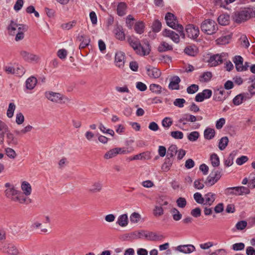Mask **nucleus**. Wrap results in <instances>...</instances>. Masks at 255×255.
Masks as SVG:
<instances>
[{
  "label": "nucleus",
  "mask_w": 255,
  "mask_h": 255,
  "mask_svg": "<svg viewBox=\"0 0 255 255\" xmlns=\"http://www.w3.org/2000/svg\"><path fill=\"white\" fill-rule=\"evenodd\" d=\"M230 93L226 92L224 88L221 87L215 90L213 99L217 102H223L229 97Z\"/></svg>",
  "instance_id": "8"
},
{
  "label": "nucleus",
  "mask_w": 255,
  "mask_h": 255,
  "mask_svg": "<svg viewBox=\"0 0 255 255\" xmlns=\"http://www.w3.org/2000/svg\"><path fill=\"white\" fill-rule=\"evenodd\" d=\"M37 80L34 76H31L25 81V87L28 90H32L35 87Z\"/></svg>",
  "instance_id": "22"
},
{
  "label": "nucleus",
  "mask_w": 255,
  "mask_h": 255,
  "mask_svg": "<svg viewBox=\"0 0 255 255\" xmlns=\"http://www.w3.org/2000/svg\"><path fill=\"white\" fill-rule=\"evenodd\" d=\"M203 32L208 35H212L216 33L218 29V26L216 22L212 19L204 20L200 26Z\"/></svg>",
  "instance_id": "3"
},
{
  "label": "nucleus",
  "mask_w": 255,
  "mask_h": 255,
  "mask_svg": "<svg viewBox=\"0 0 255 255\" xmlns=\"http://www.w3.org/2000/svg\"><path fill=\"white\" fill-rule=\"evenodd\" d=\"M203 181V178L196 180L194 182V187L198 190L202 189L204 187Z\"/></svg>",
  "instance_id": "55"
},
{
  "label": "nucleus",
  "mask_w": 255,
  "mask_h": 255,
  "mask_svg": "<svg viewBox=\"0 0 255 255\" xmlns=\"http://www.w3.org/2000/svg\"><path fill=\"white\" fill-rule=\"evenodd\" d=\"M128 218L127 214L120 215L116 222L117 224L121 227H126L128 224Z\"/></svg>",
  "instance_id": "29"
},
{
  "label": "nucleus",
  "mask_w": 255,
  "mask_h": 255,
  "mask_svg": "<svg viewBox=\"0 0 255 255\" xmlns=\"http://www.w3.org/2000/svg\"><path fill=\"white\" fill-rule=\"evenodd\" d=\"M173 124L171 118L169 117H165L162 121V126L166 128H169Z\"/></svg>",
  "instance_id": "45"
},
{
  "label": "nucleus",
  "mask_w": 255,
  "mask_h": 255,
  "mask_svg": "<svg viewBox=\"0 0 255 255\" xmlns=\"http://www.w3.org/2000/svg\"><path fill=\"white\" fill-rule=\"evenodd\" d=\"M229 142V139L227 136H224L222 137L219 142L218 147L221 150H224L227 146L228 145Z\"/></svg>",
  "instance_id": "40"
},
{
  "label": "nucleus",
  "mask_w": 255,
  "mask_h": 255,
  "mask_svg": "<svg viewBox=\"0 0 255 255\" xmlns=\"http://www.w3.org/2000/svg\"><path fill=\"white\" fill-rule=\"evenodd\" d=\"M161 22L159 20L156 19L153 22L152 25V30L154 32H158L161 30Z\"/></svg>",
  "instance_id": "48"
},
{
  "label": "nucleus",
  "mask_w": 255,
  "mask_h": 255,
  "mask_svg": "<svg viewBox=\"0 0 255 255\" xmlns=\"http://www.w3.org/2000/svg\"><path fill=\"white\" fill-rule=\"evenodd\" d=\"M194 199L196 202L200 204H203L204 202V198L202 197L201 193L199 192L195 193L194 195Z\"/></svg>",
  "instance_id": "56"
},
{
  "label": "nucleus",
  "mask_w": 255,
  "mask_h": 255,
  "mask_svg": "<svg viewBox=\"0 0 255 255\" xmlns=\"http://www.w3.org/2000/svg\"><path fill=\"white\" fill-rule=\"evenodd\" d=\"M221 171L214 169L207 177L205 184L208 186L214 185L221 177Z\"/></svg>",
  "instance_id": "7"
},
{
  "label": "nucleus",
  "mask_w": 255,
  "mask_h": 255,
  "mask_svg": "<svg viewBox=\"0 0 255 255\" xmlns=\"http://www.w3.org/2000/svg\"><path fill=\"white\" fill-rule=\"evenodd\" d=\"M186 101L184 99L177 98L173 102L174 105L179 108H182L184 107V104L185 103Z\"/></svg>",
  "instance_id": "63"
},
{
  "label": "nucleus",
  "mask_w": 255,
  "mask_h": 255,
  "mask_svg": "<svg viewBox=\"0 0 255 255\" xmlns=\"http://www.w3.org/2000/svg\"><path fill=\"white\" fill-rule=\"evenodd\" d=\"M247 226V222L246 221L243 220L238 222L236 225V228L238 230H244Z\"/></svg>",
  "instance_id": "64"
},
{
  "label": "nucleus",
  "mask_w": 255,
  "mask_h": 255,
  "mask_svg": "<svg viewBox=\"0 0 255 255\" xmlns=\"http://www.w3.org/2000/svg\"><path fill=\"white\" fill-rule=\"evenodd\" d=\"M176 250L184 254H190L195 250V248L192 245H180L177 246Z\"/></svg>",
  "instance_id": "18"
},
{
  "label": "nucleus",
  "mask_w": 255,
  "mask_h": 255,
  "mask_svg": "<svg viewBox=\"0 0 255 255\" xmlns=\"http://www.w3.org/2000/svg\"><path fill=\"white\" fill-rule=\"evenodd\" d=\"M184 52L188 55L194 56L197 53V48L195 46H188L185 47Z\"/></svg>",
  "instance_id": "39"
},
{
  "label": "nucleus",
  "mask_w": 255,
  "mask_h": 255,
  "mask_svg": "<svg viewBox=\"0 0 255 255\" xmlns=\"http://www.w3.org/2000/svg\"><path fill=\"white\" fill-rule=\"evenodd\" d=\"M125 54L124 52L120 51L116 53L115 62L117 66L123 68L125 64Z\"/></svg>",
  "instance_id": "16"
},
{
  "label": "nucleus",
  "mask_w": 255,
  "mask_h": 255,
  "mask_svg": "<svg viewBox=\"0 0 255 255\" xmlns=\"http://www.w3.org/2000/svg\"><path fill=\"white\" fill-rule=\"evenodd\" d=\"M216 195L215 193L208 192L204 195V202L203 205L211 206L216 199Z\"/></svg>",
  "instance_id": "20"
},
{
  "label": "nucleus",
  "mask_w": 255,
  "mask_h": 255,
  "mask_svg": "<svg viewBox=\"0 0 255 255\" xmlns=\"http://www.w3.org/2000/svg\"><path fill=\"white\" fill-rule=\"evenodd\" d=\"M15 109V104L13 103H10L8 105V108L6 112L7 116L8 118H11L13 117Z\"/></svg>",
  "instance_id": "46"
},
{
  "label": "nucleus",
  "mask_w": 255,
  "mask_h": 255,
  "mask_svg": "<svg viewBox=\"0 0 255 255\" xmlns=\"http://www.w3.org/2000/svg\"><path fill=\"white\" fill-rule=\"evenodd\" d=\"M199 136V133L194 131L190 132L187 136L188 140L191 141H195L197 140Z\"/></svg>",
  "instance_id": "52"
},
{
  "label": "nucleus",
  "mask_w": 255,
  "mask_h": 255,
  "mask_svg": "<svg viewBox=\"0 0 255 255\" xmlns=\"http://www.w3.org/2000/svg\"><path fill=\"white\" fill-rule=\"evenodd\" d=\"M252 11L250 7H245L240 11H236L233 17L234 21L240 23L249 20L251 18Z\"/></svg>",
  "instance_id": "4"
},
{
  "label": "nucleus",
  "mask_w": 255,
  "mask_h": 255,
  "mask_svg": "<svg viewBox=\"0 0 255 255\" xmlns=\"http://www.w3.org/2000/svg\"><path fill=\"white\" fill-rule=\"evenodd\" d=\"M236 152L233 151L229 156L224 160V164L226 167H230L233 164V160L236 156Z\"/></svg>",
  "instance_id": "37"
},
{
  "label": "nucleus",
  "mask_w": 255,
  "mask_h": 255,
  "mask_svg": "<svg viewBox=\"0 0 255 255\" xmlns=\"http://www.w3.org/2000/svg\"><path fill=\"white\" fill-rule=\"evenodd\" d=\"M231 37V34H228L225 36H222L216 40L217 43L219 45H225L228 44L229 43Z\"/></svg>",
  "instance_id": "33"
},
{
  "label": "nucleus",
  "mask_w": 255,
  "mask_h": 255,
  "mask_svg": "<svg viewBox=\"0 0 255 255\" xmlns=\"http://www.w3.org/2000/svg\"><path fill=\"white\" fill-rule=\"evenodd\" d=\"M25 196L26 195H25L24 194L19 191L16 196L14 197L13 201L14 202H18L20 204H25L26 205L31 203V199L26 197Z\"/></svg>",
  "instance_id": "15"
},
{
  "label": "nucleus",
  "mask_w": 255,
  "mask_h": 255,
  "mask_svg": "<svg viewBox=\"0 0 255 255\" xmlns=\"http://www.w3.org/2000/svg\"><path fill=\"white\" fill-rule=\"evenodd\" d=\"M225 193L227 195L241 196L244 194H249L250 190L245 186H237L226 188Z\"/></svg>",
  "instance_id": "5"
},
{
  "label": "nucleus",
  "mask_w": 255,
  "mask_h": 255,
  "mask_svg": "<svg viewBox=\"0 0 255 255\" xmlns=\"http://www.w3.org/2000/svg\"><path fill=\"white\" fill-rule=\"evenodd\" d=\"M185 30L187 36L191 39H196L199 34V29L198 27L191 24L186 25Z\"/></svg>",
  "instance_id": "10"
},
{
  "label": "nucleus",
  "mask_w": 255,
  "mask_h": 255,
  "mask_svg": "<svg viewBox=\"0 0 255 255\" xmlns=\"http://www.w3.org/2000/svg\"><path fill=\"white\" fill-rule=\"evenodd\" d=\"M212 77V74L211 72H205L200 76V80L201 82H207L210 81Z\"/></svg>",
  "instance_id": "43"
},
{
  "label": "nucleus",
  "mask_w": 255,
  "mask_h": 255,
  "mask_svg": "<svg viewBox=\"0 0 255 255\" xmlns=\"http://www.w3.org/2000/svg\"><path fill=\"white\" fill-rule=\"evenodd\" d=\"M102 188V184L101 182H96L89 189V191L92 193L100 192Z\"/></svg>",
  "instance_id": "42"
},
{
  "label": "nucleus",
  "mask_w": 255,
  "mask_h": 255,
  "mask_svg": "<svg viewBox=\"0 0 255 255\" xmlns=\"http://www.w3.org/2000/svg\"><path fill=\"white\" fill-rule=\"evenodd\" d=\"M233 61L235 64L236 70L237 71H239L240 68L244 62L243 58L241 56L236 55L233 58Z\"/></svg>",
  "instance_id": "34"
},
{
  "label": "nucleus",
  "mask_w": 255,
  "mask_h": 255,
  "mask_svg": "<svg viewBox=\"0 0 255 255\" xmlns=\"http://www.w3.org/2000/svg\"><path fill=\"white\" fill-rule=\"evenodd\" d=\"M215 130L214 128H207L204 131V136L206 139L211 140L215 136Z\"/></svg>",
  "instance_id": "27"
},
{
  "label": "nucleus",
  "mask_w": 255,
  "mask_h": 255,
  "mask_svg": "<svg viewBox=\"0 0 255 255\" xmlns=\"http://www.w3.org/2000/svg\"><path fill=\"white\" fill-rule=\"evenodd\" d=\"M162 87L156 84H151L149 86V90L154 93L160 94L162 92Z\"/></svg>",
  "instance_id": "44"
},
{
  "label": "nucleus",
  "mask_w": 255,
  "mask_h": 255,
  "mask_svg": "<svg viewBox=\"0 0 255 255\" xmlns=\"http://www.w3.org/2000/svg\"><path fill=\"white\" fill-rule=\"evenodd\" d=\"M144 230H140L126 234L124 235L125 240L132 241L135 240L144 239Z\"/></svg>",
  "instance_id": "9"
},
{
  "label": "nucleus",
  "mask_w": 255,
  "mask_h": 255,
  "mask_svg": "<svg viewBox=\"0 0 255 255\" xmlns=\"http://www.w3.org/2000/svg\"><path fill=\"white\" fill-rule=\"evenodd\" d=\"M199 86L196 84H192L187 88V92L190 94H193L198 91Z\"/></svg>",
  "instance_id": "57"
},
{
  "label": "nucleus",
  "mask_w": 255,
  "mask_h": 255,
  "mask_svg": "<svg viewBox=\"0 0 255 255\" xmlns=\"http://www.w3.org/2000/svg\"><path fill=\"white\" fill-rule=\"evenodd\" d=\"M173 162V159L170 157H167L165 159V162L162 165V169L164 172H167L170 169L171 165Z\"/></svg>",
  "instance_id": "31"
},
{
  "label": "nucleus",
  "mask_w": 255,
  "mask_h": 255,
  "mask_svg": "<svg viewBox=\"0 0 255 255\" xmlns=\"http://www.w3.org/2000/svg\"><path fill=\"white\" fill-rule=\"evenodd\" d=\"M76 21L75 20H73L68 23H63L61 24V27L63 29L69 30L74 27L76 25Z\"/></svg>",
  "instance_id": "50"
},
{
  "label": "nucleus",
  "mask_w": 255,
  "mask_h": 255,
  "mask_svg": "<svg viewBox=\"0 0 255 255\" xmlns=\"http://www.w3.org/2000/svg\"><path fill=\"white\" fill-rule=\"evenodd\" d=\"M147 75L150 77L154 79L159 78L161 75V72L158 68L150 67V66L146 67Z\"/></svg>",
  "instance_id": "17"
},
{
  "label": "nucleus",
  "mask_w": 255,
  "mask_h": 255,
  "mask_svg": "<svg viewBox=\"0 0 255 255\" xmlns=\"http://www.w3.org/2000/svg\"><path fill=\"white\" fill-rule=\"evenodd\" d=\"M181 80L177 76L172 77L170 79V82L168 85V88L170 90H179V83Z\"/></svg>",
  "instance_id": "19"
},
{
  "label": "nucleus",
  "mask_w": 255,
  "mask_h": 255,
  "mask_svg": "<svg viewBox=\"0 0 255 255\" xmlns=\"http://www.w3.org/2000/svg\"><path fill=\"white\" fill-rule=\"evenodd\" d=\"M210 160L212 165L214 167H218L220 165L219 157L216 153H212L210 155Z\"/></svg>",
  "instance_id": "41"
},
{
  "label": "nucleus",
  "mask_w": 255,
  "mask_h": 255,
  "mask_svg": "<svg viewBox=\"0 0 255 255\" xmlns=\"http://www.w3.org/2000/svg\"><path fill=\"white\" fill-rule=\"evenodd\" d=\"M46 97L48 100L55 102H57L61 98L60 94L52 92L47 94Z\"/></svg>",
  "instance_id": "32"
},
{
  "label": "nucleus",
  "mask_w": 255,
  "mask_h": 255,
  "mask_svg": "<svg viewBox=\"0 0 255 255\" xmlns=\"http://www.w3.org/2000/svg\"><path fill=\"white\" fill-rule=\"evenodd\" d=\"M165 19L168 26L176 30L180 34V36L183 39L185 38V35L183 26L178 23V20L174 14L171 12H167L165 15Z\"/></svg>",
  "instance_id": "2"
},
{
  "label": "nucleus",
  "mask_w": 255,
  "mask_h": 255,
  "mask_svg": "<svg viewBox=\"0 0 255 255\" xmlns=\"http://www.w3.org/2000/svg\"><path fill=\"white\" fill-rule=\"evenodd\" d=\"M162 34L164 36L170 38L173 41L178 43L180 41V34H178L174 31L167 29H165L162 31Z\"/></svg>",
  "instance_id": "12"
},
{
  "label": "nucleus",
  "mask_w": 255,
  "mask_h": 255,
  "mask_svg": "<svg viewBox=\"0 0 255 255\" xmlns=\"http://www.w3.org/2000/svg\"><path fill=\"white\" fill-rule=\"evenodd\" d=\"M196 121L197 118L196 116L189 114H185L177 121L175 126L181 129H183L188 122H195Z\"/></svg>",
  "instance_id": "6"
},
{
  "label": "nucleus",
  "mask_w": 255,
  "mask_h": 255,
  "mask_svg": "<svg viewBox=\"0 0 255 255\" xmlns=\"http://www.w3.org/2000/svg\"><path fill=\"white\" fill-rule=\"evenodd\" d=\"M144 238L151 241H158L162 240L164 237L162 235H158L155 232L145 231Z\"/></svg>",
  "instance_id": "13"
},
{
  "label": "nucleus",
  "mask_w": 255,
  "mask_h": 255,
  "mask_svg": "<svg viewBox=\"0 0 255 255\" xmlns=\"http://www.w3.org/2000/svg\"><path fill=\"white\" fill-rule=\"evenodd\" d=\"M144 23L142 21H138L135 22L134 26L135 31L138 34H142L144 32Z\"/></svg>",
  "instance_id": "38"
},
{
  "label": "nucleus",
  "mask_w": 255,
  "mask_h": 255,
  "mask_svg": "<svg viewBox=\"0 0 255 255\" xmlns=\"http://www.w3.org/2000/svg\"><path fill=\"white\" fill-rule=\"evenodd\" d=\"M5 151L7 156L11 159H14L16 156L15 151L10 147H7L5 149Z\"/></svg>",
  "instance_id": "58"
},
{
  "label": "nucleus",
  "mask_w": 255,
  "mask_h": 255,
  "mask_svg": "<svg viewBox=\"0 0 255 255\" xmlns=\"http://www.w3.org/2000/svg\"><path fill=\"white\" fill-rule=\"evenodd\" d=\"M117 155L115 148H114L107 152L104 155V158L106 159H110L116 156Z\"/></svg>",
  "instance_id": "61"
},
{
  "label": "nucleus",
  "mask_w": 255,
  "mask_h": 255,
  "mask_svg": "<svg viewBox=\"0 0 255 255\" xmlns=\"http://www.w3.org/2000/svg\"><path fill=\"white\" fill-rule=\"evenodd\" d=\"M243 102V95L240 94L234 97L233 103L235 106H239Z\"/></svg>",
  "instance_id": "53"
},
{
  "label": "nucleus",
  "mask_w": 255,
  "mask_h": 255,
  "mask_svg": "<svg viewBox=\"0 0 255 255\" xmlns=\"http://www.w3.org/2000/svg\"><path fill=\"white\" fill-rule=\"evenodd\" d=\"M18 24L15 23L13 21L11 20L10 24L8 27V29L9 31L10 34L14 35L16 28L18 27Z\"/></svg>",
  "instance_id": "60"
},
{
  "label": "nucleus",
  "mask_w": 255,
  "mask_h": 255,
  "mask_svg": "<svg viewBox=\"0 0 255 255\" xmlns=\"http://www.w3.org/2000/svg\"><path fill=\"white\" fill-rule=\"evenodd\" d=\"M127 5L126 3L124 2H120L119 3L117 8V14L119 16H123L124 15L126 14V11L127 9Z\"/></svg>",
  "instance_id": "28"
},
{
  "label": "nucleus",
  "mask_w": 255,
  "mask_h": 255,
  "mask_svg": "<svg viewBox=\"0 0 255 255\" xmlns=\"http://www.w3.org/2000/svg\"><path fill=\"white\" fill-rule=\"evenodd\" d=\"M172 45H169L168 43L165 41L161 42L158 47V51L160 52L172 50Z\"/></svg>",
  "instance_id": "30"
},
{
  "label": "nucleus",
  "mask_w": 255,
  "mask_h": 255,
  "mask_svg": "<svg viewBox=\"0 0 255 255\" xmlns=\"http://www.w3.org/2000/svg\"><path fill=\"white\" fill-rule=\"evenodd\" d=\"M127 40L137 54L144 56L149 54L150 45L148 43H145L144 46H142L140 40L133 36L128 37Z\"/></svg>",
  "instance_id": "1"
},
{
  "label": "nucleus",
  "mask_w": 255,
  "mask_h": 255,
  "mask_svg": "<svg viewBox=\"0 0 255 255\" xmlns=\"http://www.w3.org/2000/svg\"><path fill=\"white\" fill-rule=\"evenodd\" d=\"M3 252L10 255H16L18 254V251L16 247L11 244H8L7 247L3 249Z\"/></svg>",
  "instance_id": "26"
},
{
  "label": "nucleus",
  "mask_w": 255,
  "mask_h": 255,
  "mask_svg": "<svg viewBox=\"0 0 255 255\" xmlns=\"http://www.w3.org/2000/svg\"><path fill=\"white\" fill-rule=\"evenodd\" d=\"M170 135L176 139H181L183 138V133L181 131H173L170 132Z\"/></svg>",
  "instance_id": "51"
},
{
  "label": "nucleus",
  "mask_w": 255,
  "mask_h": 255,
  "mask_svg": "<svg viewBox=\"0 0 255 255\" xmlns=\"http://www.w3.org/2000/svg\"><path fill=\"white\" fill-rule=\"evenodd\" d=\"M226 56V54L225 53L214 54L210 57L208 62L211 66H216L223 62V58Z\"/></svg>",
  "instance_id": "11"
},
{
  "label": "nucleus",
  "mask_w": 255,
  "mask_h": 255,
  "mask_svg": "<svg viewBox=\"0 0 255 255\" xmlns=\"http://www.w3.org/2000/svg\"><path fill=\"white\" fill-rule=\"evenodd\" d=\"M163 209L161 206H155L153 211V214L155 217H159L163 214Z\"/></svg>",
  "instance_id": "49"
},
{
  "label": "nucleus",
  "mask_w": 255,
  "mask_h": 255,
  "mask_svg": "<svg viewBox=\"0 0 255 255\" xmlns=\"http://www.w3.org/2000/svg\"><path fill=\"white\" fill-rule=\"evenodd\" d=\"M21 189L23 191V194L26 196L29 195L31 193V187L29 183L24 181L21 184Z\"/></svg>",
  "instance_id": "36"
},
{
  "label": "nucleus",
  "mask_w": 255,
  "mask_h": 255,
  "mask_svg": "<svg viewBox=\"0 0 255 255\" xmlns=\"http://www.w3.org/2000/svg\"><path fill=\"white\" fill-rule=\"evenodd\" d=\"M149 153L148 152H143L139 154L134 155L135 160H143L149 159Z\"/></svg>",
  "instance_id": "47"
},
{
  "label": "nucleus",
  "mask_w": 255,
  "mask_h": 255,
  "mask_svg": "<svg viewBox=\"0 0 255 255\" xmlns=\"http://www.w3.org/2000/svg\"><path fill=\"white\" fill-rule=\"evenodd\" d=\"M141 218L140 215L136 212H133L130 216V221L131 223H136L140 220Z\"/></svg>",
  "instance_id": "54"
},
{
  "label": "nucleus",
  "mask_w": 255,
  "mask_h": 255,
  "mask_svg": "<svg viewBox=\"0 0 255 255\" xmlns=\"http://www.w3.org/2000/svg\"><path fill=\"white\" fill-rule=\"evenodd\" d=\"M19 191L17 190L13 186L11 188H7L5 191L6 196L10 198L11 200H13Z\"/></svg>",
  "instance_id": "25"
},
{
  "label": "nucleus",
  "mask_w": 255,
  "mask_h": 255,
  "mask_svg": "<svg viewBox=\"0 0 255 255\" xmlns=\"http://www.w3.org/2000/svg\"><path fill=\"white\" fill-rule=\"evenodd\" d=\"M20 55L22 58L26 61L31 62L36 61L37 59V57L35 55L32 53L28 52L26 51H21L20 53Z\"/></svg>",
  "instance_id": "21"
},
{
  "label": "nucleus",
  "mask_w": 255,
  "mask_h": 255,
  "mask_svg": "<svg viewBox=\"0 0 255 255\" xmlns=\"http://www.w3.org/2000/svg\"><path fill=\"white\" fill-rule=\"evenodd\" d=\"M177 152V147L175 144L170 145L167 151L166 157L173 159V157Z\"/></svg>",
  "instance_id": "35"
},
{
  "label": "nucleus",
  "mask_w": 255,
  "mask_h": 255,
  "mask_svg": "<svg viewBox=\"0 0 255 255\" xmlns=\"http://www.w3.org/2000/svg\"><path fill=\"white\" fill-rule=\"evenodd\" d=\"M176 203L178 207L183 208L186 206L187 201L185 198L179 197L177 199Z\"/></svg>",
  "instance_id": "59"
},
{
  "label": "nucleus",
  "mask_w": 255,
  "mask_h": 255,
  "mask_svg": "<svg viewBox=\"0 0 255 255\" xmlns=\"http://www.w3.org/2000/svg\"><path fill=\"white\" fill-rule=\"evenodd\" d=\"M115 33L116 38L119 40H124L125 39V32L121 25H117V27L115 29Z\"/></svg>",
  "instance_id": "23"
},
{
  "label": "nucleus",
  "mask_w": 255,
  "mask_h": 255,
  "mask_svg": "<svg viewBox=\"0 0 255 255\" xmlns=\"http://www.w3.org/2000/svg\"><path fill=\"white\" fill-rule=\"evenodd\" d=\"M77 39L81 42L79 46L80 49H84L88 46L91 41L89 36L85 34H79Z\"/></svg>",
  "instance_id": "14"
},
{
  "label": "nucleus",
  "mask_w": 255,
  "mask_h": 255,
  "mask_svg": "<svg viewBox=\"0 0 255 255\" xmlns=\"http://www.w3.org/2000/svg\"><path fill=\"white\" fill-rule=\"evenodd\" d=\"M245 244L243 243H236L232 245V249L236 251L243 250L245 248Z\"/></svg>",
  "instance_id": "62"
},
{
  "label": "nucleus",
  "mask_w": 255,
  "mask_h": 255,
  "mask_svg": "<svg viewBox=\"0 0 255 255\" xmlns=\"http://www.w3.org/2000/svg\"><path fill=\"white\" fill-rule=\"evenodd\" d=\"M218 23L221 25H227L230 23V15L227 13H223L218 18Z\"/></svg>",
  "instance_id": "24"
}]
</instances>
